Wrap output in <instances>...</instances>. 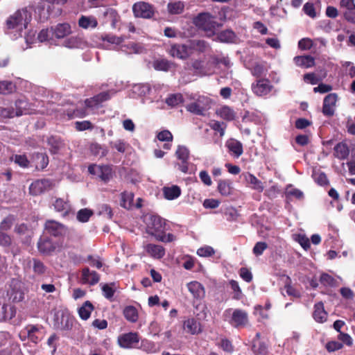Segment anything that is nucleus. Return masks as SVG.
<instances>
[{
  "label": "nucleus",
  "instance_id": "obj_38",
  "mask_svg": "<svg viewBox=\"0 0 355 355\" xmlns=\"http://www.w3.org/2000/svg\"><path fill=\"white\" fill-rule=\"evenodd\" d=\"M167 9L168 12L171 15H179L183 12L184 3L180 1L170 2L167 5Z\"/></svg>",
  "mask_w": 355,
  "mask_h": 355
},
{
  "label": "nucleus",
  "instance_id": "obj_9",
  "mask_svg": "<svg viewBox=\"0 0 355 355\" xmlns=\"http://www.w3.org/2000/svg\"><path fill=\"white\" fill-rule=\"evenodd\" d=\"M168 53L173 58L185 60L191 55L189 44H174L171 46Z\"/></svg>",
  "mask_w": 355,
  "mask_h": 355
},
{
  "label": "nucleus",
  "instance_id": "obj_36",
  "mask_svg": "<svg viewBox=\"0 0 355 355\" xmlns=\"http://www.w3.org/2000/svg\"><path fill=\"white\" fill-rule=\"evenodd\" d=\"M17 89L15 83L10 80L0 81V94L8 95L14 93Z\"/></svg>",
  "mask_w": 355,
  "mask_h": 355
},
{
  "label": "nucleus",
  "instance_id": "obj_33",
  "mask_svg": "<svg viewBox=\"0 0 355 355\" xmlns=\"http://www.w3.org/2000/svg\"><path fill=\"white\" fill-rule=\"evenodd\" d=\"M259 338L260 334L257 333L255 338L253 340L252 343V350L256 354L265 355L267 352V346L264 343L261 342Z\"/></svg>",
  "mask_w": 355,
  "mask_h": 355
},
{
  "label": "nucleus",
  "instance_id": "obj_17",
  "mask_svg": "<svg viewBox=\"0 0 355 355\" xmlns=\"http://www.w3.org/2000/svg\"><path fill=\"white\" fill-rule=\"evenodd\" d=\"M187 287L193 298L202 300L205 296V290L202 284L197 281H192L187 284Z\"/></svg>",
  "mask_w": 355,
  "mask_h": 355
},
{
  "label": "nucleus",
  "instance_id": "obj_24",
  "mask_svg": "<svg viewBox=\"0 0 355 355\" xmlns=\"http://www.w3.org/2000/svg\"><path fill=\"white\" fill-rule=\"evenodd\" d=\"M47 144L49 146L50 153L53 155L57 154L64 145L60 137L53 135L47 139Z\"/></svg>",
  "mask_w": 355,
  "mask_h": 355
},
{
  "label": "nucleus",
  "instance_id": "obj_48",
  "mask_svg": "<svg viewBox=\"0 0 355 355\" xmlns=\"http://www.w3.org/2000/svg\"><path fill=\"white\" fill-rule=\"evenodd\" d=\"M175 155L178 159L181 162L188 161L189 157V150L184 146H178L175 152Z\"/></svg>",
  "mask_w": 355,
  "mask_h": 355
},
{
  "label": "nucleus",
  "instance_id": "obj_46",
  "mask_svg": "<svg viewBox=\"0 0 355 355\" xmlns=\"http://www.w3.org/2000/svg\"><path fill=\"white\" fill-rule=\"evenodd\" d=\"M87 107L77 108L72 110H67L66 114L68 116V119H71L75 117L83 118L87 115Z\"/></svg>",
  "mask_w": 355,
  "mask_h": 355
},
{
  "label": "nucleus",
  "instance_id": "obj_64",
  "mask_svg": "<svg viewBox=\"0 0 355 355\" xmlns=\"http://www.w3.org/2000/svg\"><path fill=\"white\" fill-rule=\"evenodd\" d=\"M268 245L265 242H257L253 248V253L256 256H260L263 254V251L267 248Z\"/></svg>",
  "mask_w": 355,
  "mask_h": 355
},
{
  "label": "nucleus",
  "instance_id": "obj_12",
  "mask_svg": "<svg viewBox=\"0 0 355 355\" xmlns=\"http://www.w3.org/2000/svg\"><path fill=\"white\" fill-rule=\"evenodd\" d=\"M88 172L90 175L98 178H111L112 168L109 165L91 164L88 167Z\"/></svg>",
  "mask_w": 355,
  "mask_h": 355
},
{
  "label": "nucleus",
  "instance_id": "obj_18",
  "mask_svg": "<svg viewBox=\"0 0 355 355\" xmlns=\"http://www.w3.org/2000/svg\"><path fill=\"white\" fill-rule=\"evenodd\" d=\"M99 280L100 276L96 271H91L88 268H84L82 270L81 281L83 284L95 285Z\"/></svg>",
  "mask_w": 355,
  "mask_h": 355
},
{
  "label": "nucleus",
  "instance_id": "obj_2",
  "mask_svg": "<svg viewBox=\"0 0 355 355\" xmlns=\"http://www.w3.org/2000/svg\"><path fill=\"white\" fill-rule=\"evenodd\" d=\"M215 17L208 12H202L193 19V23L197 27L205 31L209 35L214 34L216 28L219 26L214 20Z\"/></svg>",
  "mask_w": 355,
  "mask_h": 355
},
{
  "label": "nucleus",
  "instance_id": "obj_10",
  "mask_svg": "<svg viewBox=\"0 0 355 355\" xmlns=\"http://www.w3.org/2000/svg\"><path fill=\"white\" fill-rule=\"evenodd\" d=\"M143 248L146 253L154 259H161L166 254L165 248L160 245L144 243Z\"/></svg>",
  "mask_w": 355,
  "mask_h": 355
},
{
  "label": "nucleus",
  "instance_id": "obj_32",
  "mask_svg": "<svg viewBox=\"0 0 355 355\" xmlns=\"http://www.w3.org/2000/svg\"><path fill=\"white\" fill-rule=\"evenodd\" d=\"M80 27L87 29L89 28H94L98 26V21L94 17H87L82 15L78 19Z\"/></svg>",
  "mask_w": 355,
  "mask_h": 355
},
{
  "label": "nucleus",
  "instance_id": "obj_57",
  "mask_svg": "<svg viewBox=\"0 0 355 355\" xmlns=\"http://www.w3.org/2000/svg\"><path fill=\"white\" fill-rule=\"evenodd\" d=\"M73 326V319L69 318L67 315H62L61 318V326L60 329L62 330H69L71 329Z\"/></svg>",
  "mask_w": 355,
  "mask_h": 355
},
{
  "label": "nucleus",
  "instance_id": "obj_54",
  "mask_svg": "<svg viewBox=\"0 0 355 355\" xmlns=\"http://www.w3.org/2000/svg\"><path fill=\"white\" fill-rule=\"evenodd\" d=\"M0 116L3 118H13L17 116L15 107L12 106L0 107Z\"/></svg>",
  "mask_w": 355,
  "mask_h": 355
},
{
  "label": "nucleus",
  "instance_id": "obj_35",
  "mask_svg": "<svg viewBox=\"0 0 355 355\" xmlns=\"http://www.w3.org/2000/svg\"><path fill=\"white\" fill-rule=\"evenodd\" d=\"M15 110L17 116L30 114L28 103L24 99H18L15 103Z\"/></svg>",
  "mask_w": 355,
  "mask_h": 355
},
{
  "label": "nucleus",
  "instance_id": "obj_22",
  "mask_svg": "<svg viewBox=\"0 0 355 355\" xmlns=\"http://www.w3.org/2000/svg\"><path fill=\"white\" fill-rule=\"evenodd\" d=\"M181 189L177 185L165 186L162 188V193L164 198L173 200L181 195Z\"/></svg>",
  "mask_w": 355,
  "mask_h": 355
},
{
  "label": "nucleus",
  "instance_id": "obj_34",
  "mask_svg": "<svg viewBox=\"0 0 355 355\" xmlns=\"http://www.w3.org/2000/svg\"><path fill=\"white\" fill-rule=\"evenodd\" d=\"M94 309L93 304L89 301L85 302L78 309L80 318L84 320L89 319Z\"/></svg>",
  "mask_w": 355,
  "mask_h": 355
},
{
  "label": "nucleus",
  "instance_id": "obj_51",
  "mask_svg": "<svg viewBox=\"0 0 355 355\" xmlns=\"http://www.w3.org/2000/svg\"><path fill=\"white\" fill-rule=\"evenodd\" d=\"M223 42L236 44L239 42V38L230 30L223 31Z\"/></svg>",
  "mask_w": 355,
  "mask_h": 355
},
{
  "label": "nucleus",
  "instance_id": "obj_53",
  "mask_svg": "<svg viewBox=\"0 0 355 355\" xmlns=\"http://www.w3.org/2000/svg\"><path fill=\"white\" fill-rule=\"evenodd\" d=\"M295 241L298 242L300 245L304 249L308 250L310 248V241L308 237L304 234H295Z\"/></svg>",
  "mask_w": 355,
  "mask_h": 355
},
{
  "label": "nucleus",
  "instance_id": "obj_44",
  "mask_svg": "<svg viewBox=\"0 0 355 355\" xmlns=\"http://www.w3.org/2000/svg\"><path fill=\"white\" fill-rule=\"evenodd\" d=\"M178 169L184 174H192L195 173L196 168L193 164H190L188 161L181 162L176 164Z\"/></svg>",
  "mask_w": 355,
  "mask_h": 355
},
{
  "label": "nucleus",
  "instance_id": "obj_56",
  "mask_svg": "<svg viewBox=\"0 0 355 355\" xmlns=\"http://www.w3.org/2000/svg\"><path fill=\"white\" fill-rule=\"evenodd\" d=\"M98 211L100 215L106 216L107 218L111 219L113 216L112 209L110 205L103 204L99 206Z\"/></svg>",
  "mask_w": 355,
  "mask_h": 355
},
{
  "label": "nucleus",
  "instance_id": "obj_31",
  "mask_svg": "<svg viewBox=\"0 0 355 355\" xmlns=\"http://www.w3.org/2000/svg\"><path fill=\"white\" fill-rule=\"evenodd\" d=\"M133 200L134 194L132 193L124 191L121 194L120 205L126 209H130L135 207Z\"/></svg>",
  "mask_w": 355,
  "mask_h": 355
},
{
  "label": "nucleus",
  "instance_id": "obj_16",
  "mask_svg": "<svg viewBox=\"0 0 355 355\" xmlns=\"http://www.w3.org/2000/svg\"><path fill=\"white\" fill-rule=\"evenodd\" d=\"M337 95L329 94L325 96L323 102L322 112L326 116H332L334 114Z\"/></svg>",
  "mask_w": 355,
  "mask_h": 355
},
{
  "label": "nucleus",
  "instance_id": "obj_59",
  "mask_svg": "<svg viewBox=\"0 0 355 355\" xmlns=\"http://www.w3.org/2000/svg\"><path fill=\"white\" fill-rule=\"evenodd\" d=\"M230 284L232 290L234 292L233 297L236 300H239L241 297L242 292L236 281L231 280Z\"/></svg>",
  "mask_w": 355,
  "mask_h": 355
},
{
  "label": "nucleus",
  "instance_id": "obj_63",
  "mask_svg": "<svg viewBox=\"0 0 355 355\" xmlns=\"http://www.w3.org/2000/svg\"><path fill=\"white\" fill-rule=\"evenodd\" d=\"M214 254V249L210 246H205L200 248L197 250V254L200 257H210Z\"/></svg>",
  "mask_w": 355,
  "mask_h": 355
},
{
  "label": "nucleus",
  "instance_id": "obj_13",
  "mask_svg": "<svg viewBox=\"0 0 355 355\" xmlns=\"http://www.w3.org/2000/svg\"><path fill=\"white\" fill-rule=\"evenodd\" d=\"M110 98V95L109 92H103L92 98H87L85 101V105L87 108H98L103 102L106 101Z\"/></svg>",
  "mask_w": 355,
  "mask_h": 355
},
{
  "label": "nucleus",
  "instance_id": "obj_6",
  "mask_svg": "<svg viewBox=\"0 0 355 355\" xmlns=\"http://www.w3.org/2000/svg\"><path fill=\"white\" fill-rule=\"evenodd\" d=\"M132 11L136 17L150 19L155 14L153 6L148 3L138 2L132 6Z\"/></svg>",
  "mask_w": 355,
  "mask_h": 355
},
{
  "label": "nucleus",
  "instance_id": "obj_23",
  "mask_svg": "<svg viewBox=\"0 0 355 355\" xmlns=\"http://www.w3.org/2000/svg\"><path fill=\"white\" fill-rule=\"evenodd\" d=\"M16 315L15 306L8 304H3L1 307L0 322L10 320Z\"/></svg>",
  "mask_w": 355,
  "mask_h": 355
},
{
  "label": "nucleus",
  "instance_id": "obj_14",
  "mask_svg": "<svg viewBox=\"0 0 355 355\" xmlns=\"http://www.w3.org/2000/svg\"><path fill=\"white\" fill-rule=\"evenodd\" d=\"M42 329L43 326L41 324H28L25 327L28 338L34 343H37L42 339Z\"/></svg>",
  "mask_w": 355,
  "mask_h": 355
},
{
  "label": "nucleus",
  "instance_id": "obj_7",
  "mask_svg": "<svg viewBox=\"0 0 355 355\" xmlns=\"http://www.w3.org/2000/svg\"><path fill=\"white\" fill-rule=\"evenodd\" d=\"M37 250L43 255H51L57 248V243L49 236H41L37 243Z\"/></svg>",
  "mask_w": 355,
  "mask_h": 355
},
{
  "label": "nucleus",
  "instance_id": "obj_30",
  "mask_svg": "<svg viewBox=\"0 0 355 355\" xmlns=\"http://www.w3.org/2000/svg\"><path fill=\"white\" fill-rule=\"evenodd\" d=\"M191 55L193 51H198L199 53H204L208 48L207 43L204 40H191L189 43Z\"/></svg>",
  "mask_w": 355,
  "mask_h": 355
},
{
  "label": "nucleus",
  "instance_id": "obj_41",
  "mask_svg": "<svg viewBox=\"0 0 355 355\" xmlns=\"http://www.w3.org/2000/svg\"><path fill=\"white\" fill-rule=\"evenodd\" d=\"M54 209L58 212H62L65 216L70 209L68 202L62 198H57L53 203Z\"/></svg>",
  "mask_w": 355,
  "mask_h": 355
},
{
  "label": "nucleus",
  "instance_id": "obj_37",
  "mask_svg": "<svg viewBox=\"0 0 355 355\" xmlns=\"http://www.w3.org/2000/svg\"><path fill=\"white\" fill-rule=\"evenodd\" d=\"M125 318L130 322H136L139 315L137 309L133 306H126L123 311Z\"/></svg>",
  "mask_w": 355,
  "mask_h": 355
},
{
  "label": "nucleus",
  "instance_id": "obj_39",
  "mask_svg": "<svg viewBox=\"0 0 355 355\" xmlns=\"http://www.w3.org/2000/svg\"><path fill=\"white\" fill-rule=\"evenodd\" d=\"M8 295L9 296V300L14 303H17L21 302L24 298V292L15 287H13L8 291Z\"/></svg>",
  "mask_w": 355,
  "mask_h": 355
},
{
  "label": "nucleus",
  "instance_id": "obj_5",
  "mask_svg": "<svg viewBox=\"0 0 355 355\" xmlns=\"http://www.w3.org/2000/svg\"><path fill=\"white\" fill-rule=\"evenodd\" d=\"M44 231L54 237H62L69 232V229L64 225L54 220H47L44 223Z\"/></svg>",
  "mask_w": 355,
  "mask_h": 355
},
{
  "label": "nucleus",
  "instance_id": "obj_49",
  "mask_svg": "<svg viewBox=\"0 0 355 355\" xmlns=\"http://www.w3.org/2000/svg\"><path fill=\"white\" fill-rule=\"evenodd\" d=\"M92 215L93 211L91 209L87 208L81 209L77 213V219L81 223H86Z\"/></svg>",
  "mask_w": 355,
  "mask_h": 355
},
{
  "label": "nucleus",
  "instance_id": "obj_42",
  "mask_svg": "<svg viewBox=\"0 0 355 355\" xmlns=\"http://www.w3.org/2000/svg\"><path fill=\"white\" fill-rule=\"evenodd\" d=\"M31 263H32L33 270L35 274L42 275L46 272L47 268L41 260L33 258Z\"/></svg>",
  "mask_w": 355,
  "mask_h": 355
},
{
  "label": "nucleus",
  "instance_id": "obj_43",
  "mask_svg": "<svg viewBox=\"0 0 355 355\" xmlns=\"http://www.w3.org/2000/svg\"><path fill=\"white\" fill-rule=\"evenodd\" d=\"M171 63L166 59L156 60L153 62V67L157 71H167L170 69Z\"/></svg>",
  "mask_w": 355,
  "mask_h": 355
},
{
  "label": "nucleus",
  "instance_id": "obj_19",
  "mask_svg": "<svg viewBox=\"0 0 355 355\" xmlns=\"http://www.w3.org/2000/svg\"><path fill=\"white\" fill-rule=\"evenodd\" d=\"M51 31L52 35L56 38H64L71 34V26L68 23L58 24L55 27H51Z\"/></svg>",
  "mask_w": 355,
  "mask_h": 355
},
{
  "label": "nucleus",
  "instance_id": "obj_58",
  "mask_svg": "<svg viewBox=\"0 0 355 355\" xmlns=\"http://www.w3.org/2000/svg\"><path fill=\"white\" fill-rule=\"evenodd\" d=\"M236 113L231 107L223 106V119L232 121L235 119Z\"/></svg>",
  "mask_w": 355,
  "mask_h": 355
},
{
  "label": "nucleus",
  "instance_id": "obj_45",
  "mask_svg": "<svg viewBox=\"0 0 355 355\" xmlns=\"http://www.w3.org/2000/svg\"><path fill=\"white\" fill-rule=\"evenodd\" d=\"M15 220V216L12 214L8 215L0 223V230L3 231L9 230L12 227Z\"/></svg>",
  "mask_w": 355,
  "mask_h": 355
},
{
  "label": "nucleus",
  "instance_id": "obj_47",
  "mask_svg": "<svg viewBox=\"0 0 355 355\" xmlns=\"http://www.w3.org/2000/svg\"><path fill=\"white\" fill-rule=\"evenodd\" d=\"M183 102V97L181 94H173L168 96L166 99V103L171 106L175 107Z\"/></svg>",
  "mask_w": 355,
  "mask_h": 355
},
{
  "label": "nucleus",
  "instance_id": "obj_20",
  "mask_svg": "<svg viewBox=\"0 0 355 355\" xmlns=\"http://www.w3.org/2000/svg\"><path fill=\"white\" fill-rule=\"evenodd\" d=\"M225 146L231 155L234 157L238 158L243 153V145L240 141L236 139H231L227 140Z\"/></svg>",
  "mask_w": 355,
  "mask_h": 355
},
{
  "label": "nucleus",
  "instance_id": "obj_29",
  "mask_svg": "<svg viewBox=\"0 0 355 355\" xmlns=\"http://www.w3.org/2000/svg\"><path fill=\"white\" fill-rule=\"evenodd\" d=\"M24 17L21 11L18 10L11 15L6 21L8 28L13 29L22 24Z\"/></svg>",
  "mask_w": 355,
  "mask_h": 355
},
{
  "label": "nucleus",
  "instance_id": "obj_11",
  "mask_svg": "<svg viewBox=\"0 0 355 355\" xmlns=\"http://www.w3.org/2000/svg\"><path fill=\"white\" fill-rule=\"evenodd\" d=\"M51 187L49 179H37L31 183L29 191L31 195L38 196Z\"/></svg>",
  "mask_w": 355,
  "mask_h": 355
},
{
  "label": "nucleus",
  "instance_id": "obj_61",
  "mask_svg": "<svg viewBox=\"0 0 355 355\" xmlns=\"http://www.w3.org/2000/svg\"><path fill=\"white\" fill-rule=\"evenodd\" d=\"M53 35H52L51 29H42L38 34L37 38L39 41L43 42L48 41L52 39Z\"/></svg>",
  "mask_w": 355,
  "mask_h": 355
},
{
  "label": "nucleus",
  "instance_id": "obj_1",
  "mask_svg": "<svg viewBox=\"0 0 355 355\" xmlns=\"http://www.w3.org/2000/svg\"><path fill=\"white\" fill-rule=\"evenodd\" d=\"M166 223L159 216L152 215L146 223V233L154 236L157 241L164 243L172 242L175 236L171 233L166 234Z\"/></svg>",
  "mask_w": 355,
  "mask_h": 355
},
{
  "label": "nucleus",
  "instance_id": "obj_4",
  "mask_svg": "<svg viewBox=\"0 0 355 355\" xmlns=\"http://www.w3.org/2000/svg\"><path fill=\"white\" fill-rule=\"evenodd\" d=\"M211 107V100L207 96H200L197 100L190 103L186 107L187 111L196 115H205V112Z\"/></svg>",
  "mask_w": 355,
  "mask_h": 355
},
{
  "label": "nucleus",
  "instance_id": "obj_40",
  "mask_svg": "<svg viewBox=\"0 0 355 355\" xmlns=\"http://www.w3.org/2000/svg\"><path fill=\"white\" fill-rule=\"evenodd\" d=\"M104 16L107 21H110L112 27L115 28L119 19V15L116 10L113 8H108L104 12Z\"/></svg>",
  "mask_w": 355,
  "mask_h": 355
},
{
  "label": "nucleus",
  "instance_id": "obj_55",
  "mask_svg": "<svg viewBox=\"0 0 355 355\" xmlns=\"http://www.w3.org/2000/svg\"><path fill=\"white\" fill-rule=\"evenodd\" d=\"M75 128L78 131H85L87 130H92L94 128V125L89 121H76L75 123Z\"/></svg>",
  "mask_w": 355,
  "mask_h": 355
},
{
  "label": "nucleus",
  "instance_id": "obj_21",
  "mask_svg": "<svg viewBox=\"0 0 355 355\" xmlns=\"http://www.w3.org/2000/svg\"><path fill=\"white\" fill-rule=\"evenodd\" d=\"M32 163L37 170H43L49 164V157L46 153H35L32 158Z\"/></svg>",
  "mask_w": 355,
  "mask_h": 355
},
{
  "label": "nucleus",
  "instance_id": "obj_52",
  "mask_svg": "<svg viewBox=\"0 0 355 355\" xmlns=\"http://www.w3.org/2000/svg\"><path fill=\"white\" fill-rule=\"evenodd\" d=\"M5 232L0 230V246L10 248L12 245V240L11 236Z\"/></svg>",
  "mask_w": 355,
  "mask_h": 355
},
{
  "label": "nucleus",
  "instance_id": "obj_8",
  "mask_svg": "<svg viewBox=\"0 0 355 355\" xmlns=\"http://www.w3.org/2000/svg\"><path fill=\"white\" fill-rule=\"evenodd\" d=\"M119 345L125 349L132 348L139 342V336L137 332L123 334L118 337Z\"/></svg>",
  "mask_w": 355,
  "mask_h": 355
},
{
  "label": "nucleus",
  "instance_id": "obj_15",
  "mask_svg": "<svg viewBox=\"0 0 355 355\" xmlns=\"http://www.w3.org/2000/svg\"><path fill=\"white\" fill-rule=\"evenodd\" d=\"M271 89L272 85L267 79H260L252 85L253 92L259 96L267 95Z\"/></svg>",
  "mask_w": 355,
  "mask_h": 355
},
{
  "label": "nucleus",
  "instance_id": "obj_50",
  "mask_svg": "<svg viewBox=\"0 0 355 355\" xmlns=\"http://www.w3.org/2000/svg\"><path fill=\"white\" fill-rule=\"evenodd\" d=\"M10 159L13 160L15 164L23 168L28 167L30 163L25 155H15L10 157Z\"/></svg>",
  "mask_w": 355,
  "mask_h": 355
},
{
  "label": "nucleus",
  "instance_id": "obj_3",
  "mask_svg": "<svg viewBox=\"0 0 355 355\" xmlns=\"http://www.w3.org/2000/svg\"><path fill=\"white\" fill-rule=\"evenodd\" d=\"M225 318L230 324L235 327H243L248 324V313L241 309H227L225 311Z\"/></svg>",
  "mask_w": 355,
  "mask_h": 355
},
{
  "label": "nucleus",
  "instance_id": "obj_25",
  "mask_svg": "<svg viewBox=\"0 0 355 355\" xmlns=\"http://www.w3.org/2000/svg\"><path fill=\"white\" fill-rule=\"evenodd\" d=\"M184 330L191 334H198L202 331L200 323L195 318H189L184 322Z\"/></svg>",
  "mask_w": 355,
  "mask_h": 355
},
{
  "label": "nucleus",
  "instance_id": "obj_60",
  "mask_svg": "<svg viewBox=\"0 0 355 355\" xmlns=\"http://www.w3.org/2000/svg\"><path fill=\"white\" fill-rule=\"evenodd\" d=\"M221 62L218 58L215 57H211V59L207 62V64L211 67V69H209L208 71H205V74H211L215 73V69L216 68H219V64Z\"/></svg>",
  "mask_w": 355,
  "mask_h": 355
},
{
  "label": "nucleus",
  "instance_id": "obj_62",
  "mask_svg": "<svg viewBox=\"0 0 355 355\" xmlns=\"http://www.w3.org/2000/svg\"><path fill=\"white\" fill-rule=\"evenodd\" d=\"M157 138L162 141H172L173 135L169 130H164L157 134Z\"/></svg>",
  "mask_w": 355,
  "mask_h": 355
},
{
  "label": "nucleus",
  "instance_id": "obj_27",
  "mask_svg": "<svg viewBox=\"0 0 355 355\" xmlns=\"http://www.w3.org/2000/svg\"><path fill=\"white\" fill-rule=\"evenodd\" d=\"M349 154L348 146L344 142L338 143L334 148V155L339 159H347Z\"/></svg>",
  "mask_w": 355,
  "mask_h": 355
},
{
  "label": "nucleus",
  "instance_id": "obj_28",
  "mask_svg": "<svg viewBox=\"0 0 355 355\" xmlns=\"http://www.w3.org/2000/svg\"><path fill=\"white\" fill-rule=\"evenodd\" d=\"M294 62L298 67L303 68H309L314 65V58L311 55L296 56L294 58Z\"/></svg>",
  "mask_w": 355,
  "mask_h": 355
},
{
  "label": "nucleus",
  "instance_id": "obj_26",
  "mask_svg": "<svg viewBox=\"0 0 355 355\" xmlns=\"http://www.w3.org/2000/svg\"><path fill=\"white\" fill-rule=\"evenodd\" d=\"M313 316L314 320L320 323H323L327 320V313L324 309L322 302H318L315 304Z\"/></svg>",
  "mask_w": 355,
  "mask_h": 355
}]
</instances>
